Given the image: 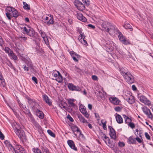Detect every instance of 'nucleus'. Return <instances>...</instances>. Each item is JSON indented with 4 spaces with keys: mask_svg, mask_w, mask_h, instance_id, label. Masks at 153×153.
Masks as SVG:
<instances>
[{
    "mask_svg": "<svg viewBox=\"0 0 153 153\" xmlns=\"http://www.w3.org/2000/svg\"><path fill=\"white\" fill-rule=\"evenodd\" d=\"M27 99L28 100V103L30 105H33L35 102L34 100L29 97H27Z\"/></svg>",
    "mask_w": 153,
    "mask_h": 153,
    "instance_id": "43",
    "label": "nucleus"
},
{
    "mask_svg": "<svg viewBox=\"0 0 153 153\" xmlns=\"http://www.w3.org/2000/svg\"><path fill=\"white\" fill-rule=\"evenodd\" d=\"M83 2H85L87 4H89V0H82Z\"/></svg>",
    "mask_w": 153,
    "mask_h": 153,
    "instance_id": "60",
    "label": "nucleus"
},
{
    "mask_svg": "<svg viewBox=\"0 0 153 153\" xmlns=\"http://www.w3.org/2000/svg\"><path fill=\"white\" fill-rule=\"evenodd\" d=\"M78 117L81 122L83 123H88L87 120L81 115H79Z\"/></svg>",
    "mask_w": 153,
    "mask_h": 153,
    "instance_id": "32",
    "label": "nucleus"
},
{
    "mask_svg": "<svg viewBox=\"0 0 153 153\" xmlns=\"http://www.w3.org/2000/svg\"><path fill=\"white\" fill-rule=\"evenodd\" d=\"M114 110L117 112H120L121 111L122 108L119 106H117L114 108Z\"/></svg>",
    "mask_w": 153,
    "mask_h": 153,
    "instance_id": "50",
    "label": "nucleus"
},
{
    "mask_svg": "<svg viewBox=\"0 0 153 153\" xmlns=\"http://www.w3.org/2000/svg\"><path fill=\"white\" fill-rule=\"evenodd\" d=\"M43 20L45 23H46L47 25H50L53 24L54 22V21L53 17V16L51 15L48 16L44 17Z\"/></svg>",
    "mask_w": 153,
    "mask_h": 153,
    "instance_id": "14",
    "label": "nucleus"
},
{
    "mask_svg": "<svg viewBox=\"0 0 153 153\" xmlns=\"http://www.w3.org/2000/svg\"><path fill=\"white\" fill-rule=\"evenodd\" d=\"M4 50L6 53H8V55L11 59H13L15 60L17 59L18 58L16 56L8 47H5Z\"/></svg>",
    "mask_w": 153,
    "mask_h": 153,
    "instance_id": "9",
    "label": "nucleus"
},
{
    "mask_svg": "<svg viewBox=\"0 0 153 153\" xmlns=\"http://www.w3.org/2000/svg\"><path fill=\"white\" fill-rule=\"evenodd\" d=\"M123 27L125 29H128L130 31H132L133 29L130 25L127 23H125L123 25Z\"/></svg>",
    "mask_w": 153,
    "mask_h": 153,
    "instance_id": "33",
    "label": "nucleus"
},
{
    "mask_svg": "<svg viewBox=\"0 0 153 153\" xmlns=\"http://www.w3.org/2000/svg\"><path fill=\"white\" fill-rule=\"evenodd\" d=\"M68 87L69 89L70 90L78 91H81V88L80 87L74 85L72 84H69L68 85Z\"/></svg>",
    "mask_w": 153,
    "mask_h": 153,
    "instance_id": "20",
    "label": "nucleus"
},
{
    "mask_svg": "<svg viewBox=\"0 0 153 153\" xmlns=\"http://www.w3.org/2000/svg\"><path fill=\"white\" fill-rule=\"evenodd\" d=\"M121 74L123 76L126 81L129 84H131L134 82V78L130 72H127L126 69L122 68L120 70Z\"/></svg>",
    "mask_w": 153,
    "mask_h": 153,
    "instance_id": "4",
    "label": "nucleus"
},
{
    "mask_svg": "<svg viewBox=\"0 0 153 153\" xmlns=\"http://www.w3.org/2000/svg\"><path fill=\"white\" fill-rule=\"evenodd\" d=\"M88 108L90 110H91L92 108V105L90 104H88Z\"/></svg>",
    "mask_w": 153,
    "mask_h": 153,
    "instance_id": "63",
    "label": "nucleus"
},
{
    "mask_svg": "<svg viewBox=\"0 0 153 153\" xmlns=\"http://www.w3.org/2000/svg\"><path fill=\"white\" fill-rule=\"evenodd\" d=\"M39 33L43 39L45 43L47 46L49 45V43L48 40V36L47 35L46 33L42 30H40L39 31Z\"/></svg>",
    "mask_w": 153,
    "mask_h": 153,
    "instance_id": "15",
    "label": "nucleus"
},
{
    "mask_svg": "<svg viewBox=\"0 0 153 153\" xmlns=\"http://www.w3.org/2000/svg\"><path fill=\"white\" fill-rule=\"evenodd\" d=\"M42 151L43 153H50L48 149L45 147L42 148Z\"/></svg>",
    "mask_w": 153,
    "mask_h": 153,
    "instance_id": "47",
    "label": "nucleus"
},
{
    "mask_svg": "<svg viewBox=\"0 0 153 153\" xmlns=\"http://www.w3.org/2000/svg\"><path fill=\"white\" fill-rule=\"evenodd\" d=\"M47 132L51 136L54 137L55 135L50 130H47Z\"/></svg>",
    "mask_w": 153,
    "mask_h": 153,
    "instance_id": "49",
    "label": "nucleus"
},
{
    "mask_svg": "<svg viewBox=\"0 0 153 153\" xmlns=\"http://www.w3.org/2000/svg\"><path fill=\"white\" fill-rule=\"evenodd\" d=\"M33 124L36 127V129L37 130L39 133L41 134L42 132V129L41 127L37 122Z\"/></svg>",
    "mask_w": 153,
    "mask_h": 153,
    "instance_id": "28",
    "label": "nucleus"
},
{
    "mask_svg": "<svg viewBox=\"0 0 153 153\" xmlns=\"http://www.w3.org/2000/svg\"><path fill=\"white\" fill-rule=\"evenodd\" d=\"M141 109L144 113L147 116L148 118L151 119H153V115L149 108L145 106H143L141 107Z\"/></svg>",
    "mask_w": 153,
    "mask_h": 153,
    "instance_id": "8",
    "label": "nucleus"
},
{
    "mask_svg": "<svg viewBox=\"0 0 153 153\" xmlns=\"http://www.w3.org/2000/svg\"><path fill=\"white\" fill-rule=\"evenodd\" d=\"M114 115L115 117L116 121L118 123L121 124L123 123V118L120 115L116 113Z\"/></svg>",
    "mask_w": 153,
    "mask_h": 153,
    "instance_id": "26",
    "label": "nucleus"
},
{
    "mask_svg": "<svg viewBox=\"0 0 153 153\" xmlns=\"http://www.w3.org/2000/svg\"><path fill=\"white\" fill-rule=\"evenodd\" d=\"M94 114L95 115V117L96 120L97 121V123L99 124L100 126H101L102 124L101 123H99V121L100 120V117L98 113H94Z\"/></svg>",
    "mask_w": 153,
    "mask_h": 153,
    "instance_id": "36",
    "label": "nucleus"
},
{
    "mask_svg": "<svg viewBox=\"0 0 153 153\" xmlns=\"http://www.w3.org/2000/svg\"><path fill=\"white\" fill-rule=\"evenodd\" d=\"M24 69L25 71H28V67H27L26 65H25L24 66Z\"/></svg>",
    "mask_w": 153,
    "mask_h": 153,
    "instance_id": "62",
    "label": "nucleus"
},
{
    "mask_svg": "<svg viewBox=\"0 0 153 153\" xmlns=\"http://www.w3.org/2000/svg\"><path fill=\"white\" fill-rule=\"evenodd\" d=\"M32 151L34 153H42L41 150L38 148H33Z\"/></svg>",
    "mask_w": 153,
    "mask_h": 153,
    "instance_id": "45",
    "label": "nucleus"
},
{
    "mask_svg": "<svg viewBox=\"0 0 153 153\" xmlns=\"http://www.w3.org/2000/svg\"><path fill=\"white\" fill-rule=\"evenodd\" d=\"M97 22L98 24L101 25L102 27L104 28L105 30L110 35H113L114 32L117 31V28L111 24L106 22L103 24V21L100 19H98Z\"/></svg>",
    "mask_w": 153,
    "mask_h": 153,
    "instance_id": "1",
    "label": "nucleus"
},
{
    "mask_svg": "<svg viewBox=\"0 0 153 153\" xmlns=\"http://www.w3.org/2000/svg\"><path fill=\"white\" fill-rule=\"evenodd\" d=\"M79 110L87 118L89 117V114L88 113L85 106L82 104H79Z\"/></svg>",
    "mask_w": 153,
    "mask_h": 153,
    "instance_id": "13",
    "label": "nucleus"
},
{
    "mask_svg": "<svg viewBox=\"0 0 153 153\" xmlns=\"http://www.w3.org/2000/svg\"><path fill=\"white\" fill-rule=\"evenodd\" d=\"M31 28V27L27 26L26 27H24L23 28V31H24L23 33H25L27 34L28 33L30 29Z\"/></svg>",
    "mask_w": 153,
    "mask_h": 153,
    "instance_id": "35",
    "label": "nucleus"
},
{
    "mask_svg": "<svg viewBox=\"0 0 153 153\" xmlns=\"http://www.w3.org/2000/svg\"><path fill=\"white\" fill-rule=\"evenodd\" d=\"M117 31L116 32H114L113 34L114 33H115L116 34H117L118 33V37L120 40V41L123 44L125 45H127L129 44V42L128 40H127L126 39V38H124V37L123 36V34H122L117 29Z\"/></svg>",
    "mask_w": 153,
    "mask_h": 153,
    "instance_id": "11",
    "label": "nucleus"
},
{
    "mask_svg": "<svg viewBox=\"0 0 153 153\" xmlns=\"http://www.w3.org/2000/svg\"><path fill=\"white\" fill-rule=\"evenodd\" d=\"M104 47L107 51L111 52L113 50L115 49L117 50V48L115 44L111 41H108L106 42V44L105 45Z\"/></svg>",
    "mask_w": 153,
    "mask_h": 153,
    "instance_id": "6",
    "label": "nucleus"
},
{
    "mask_svg": "<svg viewBox=\"0 0 153 153\" xmlns=\"http://www.w3.org/2000/svg\"><path fill=\"white\" fill-rule=\"evenodd\" d=\"M119 146L120 147H124L125 145V143L123 142L120 141L118 143Z\"/></svg>",
    "mask_w": 153,
    "mask_h": 153,
    "instance_id": "52",
    "label": "nucleus"
},
{
    "mask_svg": "<svg viewBox=\"0 0 153 153\" xmlns=\"http://www.w3.org/2000/svg\"><path fill=\"white\" fill-rule=\"evenodd\" d=\"M67 143L71 149L75 151H77V148L75 146L74 143L73 141L71 140H68L67 141Z\"/></svg>",
    "mask_w": 153,
    "mask_h": 153,
    "instance_id": "22",
    "label": "nucleus"
},
{
    "mask_svg": "<svg viewBox=\"0 0 153 153\" xmlns=\"http://www.w3.org/2000/svg\"><path fill=\"white\" fill-rule=\"evenodd\" d=\"M127 142L129 144H133L134 143V136H130L128 139Z\"/></svg>",
    "mask_w": 153,
    "mask_h": 153,
    "instance_id": "38",
    "label": "nucleus"
},
{
    "mask_svg": "<svg viewBox=\"0 0 153 153\" xmlns=\"http://www.w3.org/2000/svg\"><path fill=\"white\" fill-rule=\"evenodd\" d=\"M20 38L22 39L21 40L24 42H25L27 39V38L25 36H22Z\"/></svg>",
    "mask_w": 153,
    "mask_h": 153,
    "instance_id": "55",
    "label": "nucleus"
},
{
    "mask_svg": "<svg viewBox=\"0 0 153 153\" xmlns=\"http://www.w3.org/2000/svg\"><path fill=\"white\" fill-rule=\"evenodd\" d=\"M88 26L89 27H91V28H92V29H94V28H95V26L93 25H91V24H89V25H88Z\"/></svg>",
    "mask_w": 153,
    "mask_h": 153,
    "instance_id": "61",
    "label": "nucleus"
},
{
    "mask_svg": "<svg viewBox=\"0 0 153 153\" xmlns=\"http://www.w3.org/2000/svg\"><path fill=\"white\" fill-rule=\"evenodd\" d=\"M74 4L79 10L82 11L85 9L84 4L78 0H75L74 2Z\"/></svg>",
    "mask_w": 153,
    "mask_h": 153,
    "instance_id": "12",
    "label": "nucleus"
},
{
    "mask_svg": "<svg viewBox=\"0 0 153 153\" xmlns=\"http://www.w3.org/2000/svg\"><path fill=\"white\" fill-rule=\"evenodd\" d=\"M79 41L83 45H88L86 41L85 40V36L83 33H80L78 37Z\"/></svg>",
    "mask_w": 153,
    "mask_h": 153,
    "instance_id": "19",
    "label": "nucleus"
},
{
    "mask_svg": "<svg viewBox=\"0 0 153 153\" xmlns=\"http://www.w3.org/2000/svg\"><path fill=\"white\" fill-rule=\"evenodd\" d=\"M92 79L96 81L98 80V77L95 75H92Z\"/></svg>",
    "mask_w": 153,
    "mask_h": 153,
    "instance_id": "54",
    "label": "nucleus"
},
{
    "mask_svg": "<svg viewBox=\"0 0 153 153\" xmlns=\"http://www.w3.org/2000/svg\"><path fill=\"white\" fill-rule=\"evenodd\" d=\"M66 105V104H65V102H62V103H61L59 105V106L61 108H65V107Z\"/></svg>",
    "mask_w": 153,
    "mask_h": 153,
    "instance_id": "51",
    "label": "nucleus"
},
{
    "mask_svg": "<svg viewBox=\"0 0 153 153\" xmlns=\"http://www.w3.org/2000/svg\"><path fill=\"white\" fill-rule=\"evenodd\" d=\"M35 34V31L31 27L27 35L30 37H33Z\"/></svg>",
    "mask_w": 153,
    "mask_h": 153,
    "instance_id": "34",
    "label": "nucleus"
},
{
    "mask_svg": "<svg viewBox=\"0 0 153 153\" xmlns=\"http://www.w3.org/2000/svg\"><path fill=\"white\" fill-rule=\"evenodd\" d=\"M69 53L73 60L75 62H77L78 61V59L80 57V56L73 51H71Z\"/></svg>",
    "mask_w": 153,
    "mask_h": 153,
    "instance_id": "18",
    "label": "nucleus"
},
{
    "mask_svg": "<svg viewBox=\"0 0 153 153\" xmlns=\"http://www.w3.org/2000/svg\"><path fill=\"white\" fill-rule=\"evenodd\" d=\"M12 126L15 132L16 131V130H19V129L20 128L19 124L16 122L13 123Z\"/></svg>",
    "mask_w": 153,
    "mask_h": 153,
    "instance_id": "30",
    "label": "nucleus"
},
{
    "mask_svg": "<svg viewBox=\"0 0 153 153\" xmlns=\"http://www.w3.org/2000/svg\"><path fill=\"white\" fill-rule=\"evenodd\" d=\"M36 115L39 118L41 119H43L44 117L43 113L39 110H37Z\"/></svg>",
    "mask_w": 153,
    "mask_h": 153,
    "instance_id": "31",
    "label": "nucleus"
},
{
    "mask_svg": "<svg viewBox=\"0 0 153 153\" xmlns=\"http://www.w3.org/2000/svg\"><path fill=\"white\" fill-rule=\"evenodd\" d=\"M77 18L79 20L85 22L87 21L86 19L81 13H78L77 15Z\"/></svg>",
    "mask_w": 153,
    "mask_h": 153,
    "instance_id": "27",
    "label": "nucleus"
},
{
    "mask_svg": "<svg viewBox=\"0 0 153 153\" xmlns=\"http://www.w3.org/2000/svg\"><path fill=\"white\" fill-rule=\"evenodd\" d=\"M130 91L127 90L123 91V96L130 104H133L134 102V97Z\"/></svg>",
    "mask_w": 153,
    "mask_h": 153,
    "instance_id": "5",
    "label": "nucleus"
},
{
    "mask_svg": "<svg viewBox=\"0 0 153 153\" xmlns=\"http://www.w3.org/2000/svg\"><path fill=\"white\" fill-rule=\"evenodd\" d=\"M106 144L110 148H113L114 146V144H112L111 143V142L109 139V141H107V143H106Z\"/></svg>",
    "mask_w": 153,
    "mask_h": 153,
    "instance_id": "48",
    "label": "nucleus"
},
{
    "mask_svg": "<svg viewBox=\"0 0 153 153\" xmlns=\"http://www.w3.org/2000/svg\"><path fill=\"white\" fill-rule=\"evenodd\" d=\"M6 15L9 20L11 19L12 17H17L19 16V13L17 10L15 8L10 6L6 7Z\"/></svg>",
    "mask_w": 153,
    "mask_h": 153,
    "instance_id": "3",
    "label": "nucleus"
},
{
    "mask_svg": "<svg viewBox=\"0 0 153 153\" xmlns=\"http://www.w3.org/2000/svg\"><path fill=\"white\" fill-rule=\"evenodd\" d=\"M16 130L15 133L18 137L20 138H23L25 137V132L23 131L20 130V129L19 130Z\"/></svg>",
    "mask_w": 153,
    "mask_h": 153,
    "instance_id": "23",
    "label": "nucleus"
},
{
    "mask_svg": "<svg viewBox=\"0 0 153 153\" xmlns=\"http://www.w3.org/2000/svg\"><path fill=\"white\" fill-rule=\"evenodd\" d=\"M52 74L54 78L53 79L56 80L59 83L62 82L63 80L62 76L58 71H54L52 73Z\"/></svg>",
    "mask_w": 153,
    "mask_h": 153,
    "instance_id": "10",
    "label": "nucleus"
},
{
    "mask_svg": "<svg viewBox=\"0 0 153 153\" xmlns=\"http://www.w3.org/2000/svg\"><path fill=\"white\" fill-rule=\"evenodd\" d=\"M68 102L70 106L74 107L76 104V101L74 99H69L68 100Z\"/></svg>",
    "mask_w": 153,
    "mask_h": 153,
    "instance_id": "29",
    "label": "nucleus"
},
{
    "mask_svg": "<svg viewBox=\"0 0 153 153\" xmlns=\"http://www.w3.org/2000/svg\"><path fill=\"white\" fill-rule=\"evenodd\" d=\"M138 98L140 101L144 103L145 105L149 106L151 105V102L145 96L143 95H139L138 94Z\"/></svg>",
    "mask_w": 153,
    "mask_h": 153,
    "instance_id": "7",
    "label": "nucleus"
},
{
    "mask_svg": "<svg viewBox=\"0 0 153 153\" xmlns=\"http://www.w3.org/2000/svg\"><path fill=\"white\" fill-rule=\"evenodd\" d=\"M139 136L140 137H136L135 139L139 143H141L142 142V139L141 137V133H140V131L139 132Z\"/></svg>",
    "mask_w": 153,
    "mask_h": 153,
    "instance_id": "41",
    "label": "nucleus"
},
{
    "mask_svg": "<svg viewBox=\"0 0 153 153\" xmlns=\"http://www.w3.org/2000/svg\"><path fill=\"white\" fill-rule=\"evenodd\" d=\"M78 134L79 135V136H78V137H77V138L79 140H81L84 139V136L83 134L80 131H79L78 133V134Z\"/></svg>",
    "mask_w": 153,
    "mask_h": 153,
    "instance_id": "42",
    "label": "nucleus"
},
{
    "mask_svg": "<svg viewBox=\"0 0 153 153\" xmlns=\"http://www.w3.org/2000/svg\"><path fill=\"white\" fill-rule=\"evenodd\" d=\"M0 85L1 87H4L5 86V83L3 77V79L1 80H0Z\"/></svg>",
    "mask_w": 153,
    "mask_h": 153,
    "instance_id": "44",
    "label": "nucleus"
},
{
    "mask_svg": "<svg viewBox=\"0 0 153 153\" xmlns=\"http://www.w3.org/2000/svg\"><path fill=\"white\" fill-rule=\"evenodd\" d=\"M23 8L24 9L29 10L30 9V6L25 2H23Z\"/></svg>",
    "mask_w": 153,
    "mask_h": 153,
    "instance_id": "40",
    "label": "nucleus"
},
{
    "mask_svg": "<svg viewBox=\"0 0 153 153\" xmlns=\"http://www.w3.org/2000/svg\"><path fill=\"white\" fill-rule=\"evenodd\" d=\"M32 79L36 84H37L38 83L37 79L36 77L33 76L32 78Z\"/></svg>",
    "mask_w": 153,
    "mask_h": 153,
    "instance_id": "53",
    "label": "nucleus"
},
{
    "mask_svg": "<svg viewBox=\"0 0 153 153\" xmlns=\"http://www.w3.org/2000/svg\"><path fill=\"white\" fill-rule=\"evenodd\" d=\"M4 143L9 151L11 150L12 152L14 151L15 153H27L24 148L21 146L17 145L15 148H14L9 141L6 140L4 141Z\"/></svg>",
    "mask_w": 153,
    "mask_h": 153,
    "instance_id": "2",
    "label": "nucleus"
},
{
    "mask_svg": "<svg viewBox=\"0 0 153 153\" xmlns=\"http://www.w3.org/2000/svg\"><path fill=\"white\" fill-rule=\"evenodd\" d=\"M101 123L102 125L103 129L105 130H106L107 129L106 121L105 120L102 119L101 120Z\"/></svg>",
    "mask_w": 153,
    "mask_h": 153,
    "instance_id": "37",
    "label": "nucleus"
},
{
    "mask_svg": "<svg viewBox=\"0 0 153 153\" xmlns=\"http://www.w3.org/2000/svg\"><path fill=\"white\" fill-rule=\"evenodd\" d=\"M123 116L125 119V123L127 124L128 126L131 128H134V124L131 123V118L125 115H123Z\"/></svg>",
    "mask_w": 153,
    "mask_h": 153,
    "instance_id": "16",
    "label": "nucleus"
},
{
    "mask_svg": "<svg viewBox=\"0 0 153 153\" xmlns=\"http://www.w3.org/2000/svg\"><path fill=\"white\" fill-rule=\"evenodd\" d=\"M28 116L29 117L28 119L29 120L32 122L33 124L36 122L35 120V119L30 113L28 114Z\"/></svg>",
    "mask_w": 153,
    "mask_h": 153,
    "instance_id": "39",
    "label": "nucleus"
},
{
    "mask_svg": "<svg viewBox=\"0 0 153 153\" xmlns=\"http://www.w3.org/2000/svg\"><path fill=\"white\" fill-rule=\"evenodd\" d=\"M109 100L111 103L115 105H119L121 102L120 100L116 97H110Z\"/></svg>",
    "mask_w": 153,
    "mask_h": 153,
    "instance_id": "17",
    "label": "nucleus"
},
{
    "mask_svg": "<svg viewBox=\"0 0 153 153\" xmlns=\"http://www.w3.org/2000/svg\"><path fill=\"white\" fill-rule=\"evenodd\" d=\"M4 136L0 130V138L1 140H3L4 139Z\"/></svg>",
    "mask_w": 153,
    "mask_h": 153,
    "instance_id": "57",
    "label": "nucleus"
},
{
    "mask_svg": "<svg viewBox=\"0 0 153 153\" xmlns=\"http://www.w3.org/2000/svg\"><path fill=\"white\" fill-rule=\"evenodd\" d=\"M71 129L75 136V137L74 136V137L77 138L78 133L80 131L79 129L76 126H74L71 127Z\"/></svg>",
    "mask_w": 153,
    "mask_h": 153,
    "instance_id": "24",
    "label": "nucleus"
},
{
    "mask_svg": "<svg viewBox=\"0 0 153 153\" xmlns=\"http://www.w3.org/2000/svg\"><path fill=\"white\" fill-rule=\"evenodd\" d=\"M145 136L146 137V138L147 139L149 140L150 139V136H149V134H148L147 133V132L145 133Z\"/></svg>",
    "mask_w": 153,
    "mask_h": 153,
    "instance_id": "59",
    "label": "nucleus"
},
{
    "mask_svg": "<svg viewBox=\"0 0 153 153\" xmlns=\"http://www.w3.org/2000/svg\"><path fill=\"white\" fill-rule=\"evenodd\" d=\"M3 43V40L2 37L0 36V46H2Z\"/></svg>",
    "mask_w": 153,
    "mask_h": 153,
    "instance_id": "56",
    "label": "nucleus"
},
{
    "mask_svg": "<svg viewBox=\"0 0 153 153\" xmlns=\"http://www.w3.org/2000/svg\"><path fill=\"white\" fill-rule=\"evenodd\" d=\"M110 130L109 134L111 137L115 140L116 138V134L115 130L111 126H109Z\"/></svg>",
    "mask_w": 153,
    "mask_h": 153,
    "instance_id": "21",
    "label": "nucleus"
},
{
    "mask_svg": "<svg viewBox=\"0 0 153 153\" xmlns=\"http://www.w3.org/2000/svg\"><path fill=\"white\" fill-rule=\"evenodd\" d=\"M88 126L90 129H92L93 128V127L92 126V125L89 123H88Z\"/></svg>",
    "mask_w": 153,
    "mask_h": 153,
    "instance_id": "64",
    "label": "nucleus"
},
{
    "mask_svg": "<svg viewBox=\"0 0 153 153\" xmlns=\"http://www.w3.org/2000/svg\"><path fill=\"white\" fill-rule=\"evenodd\" d=\"M102 138L105 143H107V141H109V138L108 137H106L105 134L103 135Z\"/></svg>",
    "mask_w": 153,
    "mask_h": 153,
    "instance_id": "46",
    "label": "nucleus"
},
{
    "mask_svg": "<svg viewBox=\"0 0 153 153\" xmlns=\"http://www.w3.org/2000/svg\"><path fill=\"white\" fill-rule=\"evenodd\" d=\"M19 106L21 108H22L24 110H26L27 109L26 107L22 104H19Z\"/></svg>",
    "mask_w": 153,
    "mask_h": 153,
    "instance_id": "58",
    "label": "nucleus"
},
{
    "mask_svg": "<svg viewBox=\"0 0 153 153\" xmlns=\"http://www.w3.org/2000/svg\"><path fill=\"white\" fill-rule=\"evenodd\" d=\"M43 99L46 103L49 105H51L52 104V102L51 100L45 94L43 96Z\"/></svg>",
    "mask_w": 153,
    "mask_h": 153,
    "instance_id": "25",
    "label": "nucleus"
}]
</instances>
